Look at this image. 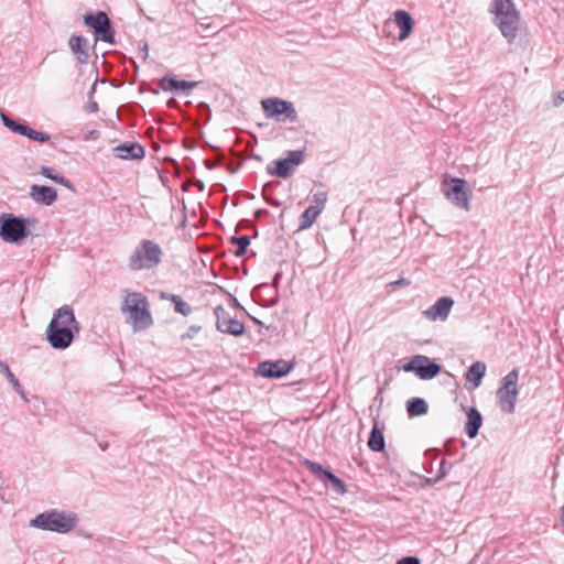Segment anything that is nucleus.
Masks as SVG:
<instances>
[{"mask_svg":"<svg viewBox=\"0 0 564 564\" xmlns=\"http://www.w3.org/2000/svg\"><path fill=\"white\" fill-rule=\"evenodd\" d=\"M394 22L400 30L399 41H404L412 33L414 26L413 18L404 10H397L394 12Z\"/></svg>","mask_w":564,"mask_h":564,"instance_id":"aec40b11","label":"nucleus"},{"mask_svg":"<svg viewBox=\"0 0 564 564\" xmlns=\"http://www.w3.org/2000/svg\"><path fill=\"white\" fill-rule=\"evenodd\" d=\"M466 414L467 422L465 424V432L469 438H475L478 435L479 429L482 424V415L474 406L469 408Z\"/></svg>","mask_w":564,"mask_h":564,"instance_id":"4be33fe9","label":"nucleus"},{"mask_svg":"<svg viewBox=\"0 0 564 564\" xmlns=\"http://www.w3.org/2000/svg\"><path fill=\"white\" fill-rule=\"evenodd\" d=\"M267 214H268V210H267V209H258V210L254 213V216H256V218H260V217H262V216H264V215H267Z\"/></svg>","mask_w":564,"mask_h":564,"instance_id":"ea45409f","label":"nucleus"},{"mask_svg":"<svg viewBox=\"0 0 564 564\" xmlns=\"http://www.w3.org/2000/svg\"><path fill=\"white\" fill-rule=\"evenodd\" d=\"M310 470L313 475L322 481L327 489L335 491L336 494H345L346 485L344 480L338 478L330 470L325 469L321 464L308 462Z\"/></svg>","mask_w":564,"mask_h":564,"instance_id":"4468645a","label":"nucleus"},{"mask_svg":"<svg viewBox=\"0 0 564 564\" xmlns=\"http://www.w3.org/2000/svg\"><path fill=\"white\" fill-rule=\"evenodd\" d=\"M121 311L130 314L134 330L147 329L153 324L148 299L142 293H128L122 303Z\"/></svg>","mask_w":564,"mask_h":564,"instance_id":"20e7f679","label":"nucleus"},{"mask_svg":"<svg viewBox=\"0 0 564 564\" xmlns=\"http://www.w3.org/2000/svg\"><path fill=\"white\" fill-rule=\"evenodd\" d=\"M41 174L57 184H61L69 189H73L72 182L68 178H66L65 176L58 174L53 167L45 166V165L41 166Z\"/></svg>","mask_w":564,"mask_h":564,"instance_id":"c85d7f7f","label":"nucleus"},{"mask_svg":"<svg viewBox=\"0 0 564 564\" xmlns=\"http://www.w3.org/2000/svg\"><path fill=\"white\" fill-rule=\"evenodd\" d=\"M486 364L482 361H475L466 371L465 380L473 383L474 388L479 387L481 379L486 373Z\"/></svg>","mask_w":564,"mask_h":564,"instance_id":"5701e85b","label":"nucleus"},{"mask_svg":"<svg viewBox=\"0 0 564 564\" xmlns=\"http://www.w3.org/2000/svg\"><path fill=\"white\" fill-rule=\"evenodd\" d=\"M0 371L6 376V378L12 384L15 392L20 394V397L23 399V401L28 402L29 400H28L19 380L14 377V375L10 370L9 366L3 361H0Z\"/></svg>","mask_w":564,"mask_h":564,"instance_id":"c756f323","label":"nucleus"},{"mask_svg":"<svg viewBox=\"0 0 564 564\" xmlns=\"http://www.w3.org/2000/svg\"><path fill=\"white\" fill-rule=\"evenodd\" d=\"M269 186H270V183H268V184H265V185H264V187H263V197H264L265 202H267L268 204H270L271 206H279V205H280V203H279L278 200H275V199H273V198H269V197H267V196H265V191H267V188H268Z\"/></svg>","mask_w":564,"mask_h":564,"instance_id":"4c0bfd02","label":"nucleus"},{"mask_svg":"<svg viewBox=\"0 0 564 564\" xmlns=\"http://www.w3.org/2000/svg\"><path fill=\"white\" fill-rule=\"evenodd\" d=\"M519 370L517 368L508 372L501 380V386L497 390V399L499 408L507 414H512L516 410Z\"/></svg>","mask_w":564,"mask_h":564,"instance_id":"0eeeda50","label":"nucleus"},{"mask_svg":"<svg viewBox=\"0 0 564 564\" xmlns=\"http://www.w3.org/2000/svg\"><path fill=\"white\" fill-rule=\"evenodd\" d=\"M214 315L216 317V328L218 332L234 337H240L245 334L243 323L232 317L224 306L217 305L214 308Z\"/></svg>","mask_w":564,"mask_h":564,"instance_id":"f8f14e48","label":"nucleus"},{"mask_svg":"<svg viewBox=\"0 0 564 564\" xmlns=\"http://www.w3.org/2000/svg\"><path fill=\"white\" fill-rule=\"evenodd\" d=\"M109 17L105 11H97L96 13H87L84 15V23L93 29L94 33L104 26L109 21Z\"/></svg>","mask_w":564,"mask_h":564,"instance_id":"b1692460","label":"nucleus"},{"mask_svg":"<svg viewBox=\"0 0 564 564\" xmlns=\"http://www.w3.org/2000/svg\"><path fill=\"white\" fill-rule=\"evenodd\" d=\"M443 193L453 205L469 210L471 191L466 180L458 177H452L449 181L445 180Z\"/></svg>","mask_w":564,"mask_h":564,"instance_id":"1a4fd4ad","label":"nucleus"},{"mask_svg":"<svg viewBox=\"0 0 564 564\" xmlns=\"http://www.w3.org/2000/svg\"><path fill=\"white\" fill-rule=\"evenodd\" d=\"M69 48L76 55V59L80 64L88 62V41L82 35H73L69 41Z\"/></svg>","mask_w":564,"mask_h":564,"instance_id":"412c9836","label":"nucleus"},{"mask_svg":"<svg viewBox=\"0 0 564 564\" xmlns=\"http://www.w3.org/2000/svg\"><path fill=\"white\" fill-rule=\"evenodd\" d=\"M395 564H421V561L416 556H404L398 560Z\"/></svg>","mask_w":564,"mask_h":564,"instance_id":"f704fd0d","label":"nucleus"},{"mask_svg":"<svg viewBox=\"0 0 564 564\" xmlns=\"http://www.w3.org/2000/svg\"><path fill=\"white\" fill-rule=\"evenodd\" d=\"M321 214V207H307L299 218V229L304 230L312 227Z\"/></svg>","mask_w":564,"mask_h":564,"instance_id":"393cba45","label":"nucleus"},{"mask_svg":"<svg viewBox=\"0 0 564 564\" xmlns=\"http://www.w3.org/2000/svg\"><path fill=\"white\" fill-rule=\"evenodd\" d=\"M304 161L303 150H291L286 152V158L272 161L265 166L269 175L288 178L293 175L296 166Z\"/></svg>","mask_w":564,"mask_h":564,"instance_id":"9d476101","label":"nucleus"},{"mask_svg":"<svg viewBox=\"0 0 564 564\" xmlns=\"http://www.w3.org/2000/svg\"><path fill=\"white\" fill-rule=\"evenodd\" d=\"M252 159L261 160V156H260V155H257V154H252Z\"/></svg>","mask_w":564,"mask_h":564,"instance_id":"c03bdc74","label":"nucleus"},{"mask_svg":"<svg viewBox=\"0 0 564 564\" xmlns=\"http://www.w3.org/2000/svg\"><path fill=\"white\" fill-rule=\"evenodd\" d=\"M79 522L77 513L70 510L50 509L30 520V525L43 531L66 534L73 531Z\"/></svg>","mask_w":564,"mask_h":564,"instance_id":"f03ea898","label":"nucleus"},{"mask_svg":"<svg viewBox=\"0 0 564 564\" xmlns=\"http://www.w3.org/2000/svg\"><path fill=\"white\" fill-rule=\"evenodd\" d=\"M232 301H234V304H236V305H238V306H239V303H238V301H237V299H236V297H234V299H232Z\"/></svg>","mask_w":564,"mask_h":564,"instance_id":"a18cd8bd","label":"nucleus"},{"mask_svg":"<svg viewBox=\"0 0 564 564\" xmlns=\"http://www.w3.org/2000/svg\"><path fill=\"white\" fill-rule=\"evenodd\" d=\"M294 367L293 362L284 359L275 361H262L258 366V372L267 378H282L292 371Z\"/></svg>","mask_w":564,"mask_h":564,"instance_id":"2eb2a0df","label":"nucleus"},{"mask_svg":"<svg viewBox=\"0 0 564 564\" xmlns=\"http://www.w3.org/2000/svg\"><path fill=\"white\" fill-rule=\"evenodd\" d=\"M142 52H144L143 59H145L148 56V44L147 43H143Z\"/></svg>","mask_w":564,"mask_h":564,"instance_id":"a19ab883","label":"nucleus"},{"mask_svg":"<svg viewBox=\"0 0 564 564\" xmlns=\"http://www.w3.org/2000/svg\"><path fill=\"white\" fill-rule=\"evenodd\" d=\"M161 297L164 300H170L174 304V311L176 313H180L183 316H188L192 314V306L187 302H185L180 295L162 293Z\"/></svg>","mask_w":564,"mask_h":564,"instance_id":"bb28decb","label":"nucleus"},{"mask_svg":"<svg viewBox=\"0 0 564 564\" xmlns=\"http://www.w3.org/2000/svg\"><path fill=\"white\" fill-rule=\"evenodd\" d=\"M162 249L153 240L143 239L129 258V268L132 271L150 270L161 262Z\"/></svg>","mask_w":564,"mask_h":564,"instance_id":"39448f33","label":"nucleus"},{"mask_svg":"<svg viewBox=\"0 0 564 564\" xmlns=\"http://www.w3.org/2000/svg\"><path fill=\"white\" fill-rule=\"evenodd\" d=\"M368 446L373 452H382L386 446L383 433L378 429L377 422L370 431Z\"/></svg>","mask_w":564,"mask_h":564,"instance_id":"cd10ccee","label":"nucleus"},{"mask_svg":"<svg viewBox=\"0 0 564 564\" xmlns=\"http://www.w3.org/2000/svg\"><path fill=\"white\" fill-rule=\"evenodd\" d=\"M30 197L44 206H51L57 199L55 188L46 185H32L30 187Z\"/></svg>","mask_w":564,"mask_h":564,"instance_id":"6ab92c4d","label":"nucleus"},{"mask_svg":"<svg viewBox=\"0 0 564 564\" xmlns=\"http://www.w3.org/2000/svg\"><path fill=\"white\" fill-rule=\"evenodd\" d=\"M199 330H200V326L192 325L187 328L186 333H184L181 336V338H182V340L192 339L199 333Z\"/></svg>","mask_w":564,"mask_h":564,"instance_id":"72a5a7b5","label":"nucleus"},{"mask_svg":"<svg viewBox=\"0 0 564 564\" xmlns=\"http://www.w3.org/2000/svg\"><path fill=\"white\" fill-rule=\"evenodd\" d=\"M196 82L177 79L175 76L166 75L159 82V86L164 91H173L176 94L189 95L191 90L196 87Z\"/></svg>","mask_w":564,"mask_h":564,"instance_id":"f3484780","label":"nucleus"},{"mask_svg":"<svg viewBox=\"0 0 564 564\" xmlns=\"http://www.w3.org/2000/svg\"><path fill=\"white\" fill-rule=\"evenodd\" d=\"M87 110L90 111V112H97L98 111V104L96 101L88 102Z\"/></svg>","mask_w":564,"mask_h":564,"instance_id":"58836bf2","label":"nucleus"},{"mask_svg":"<svg viewBox=\"0 0 564 564\" xmlns=\"http://www.w3.org/2000/svg\"><path fill=\"white\" fill-rule=\"evenodd\" d=\"M239 167H240V164H239V165H237V166H235V167H234V166H230V167H228V170H229V172H231V173H236V172L238 171V169H239Z\"/></svg>","mask_w":564,"mask_h":564,"instance_id":"37998d69","label":"nucleus"},{"mask_svg":"<svg viewBox=\"0 0 564 564\" xmlns=\"http://www.w3.org/2000/svg\"><path fill=\"white\" fill-rule=\"evenodd\" d=\"M489 12L501 34L511 43L517 37L520 14L512 0H492Z\"/></svg>","mask_w":564,"mask_h":564,"instance_id":"7ed1b4c3","label":"nucleus"},{"mask_svg":"<svg viewBox=\"0 0 564 564\" xmlns=\"http://www.w3.org/2000/svg\"><path fill=\"white\" fill-rule=\"evenodd\" d=\"M113 153L117 158L123 160H140L144 158L145 150L138 142H123L113 148Z\"/></svg>","mask_w":564,"mask_h":564,"instance_id":"a211bd4d","label":"nucleus"},{"mask_svg":"<svg viewBox=\"0 0 564 564\" xmlns=\"http://www.w3.org/2000/svg\"><path fill=\"white\" fill-rule=\"evenodd\" d=\"M281 275H282V273H281V272H278V273L274 275V278H273V288H274V290H275V294H274V297L272 299V301H271L270 305H274V304H276V303H278V292H276V290H278L279 280H280Z\"/></svg>","mask_w":564,"mask_h":564,"instance_id":"c9c22d12","label":"nucleus"},{"mask_svg":"<svg viewBox=\"0 0 564 564\" xmlns=\"http://www.w3.org/2000/svg\"><path fill=\"white\" fill-rule=\"evenodd\" d=\"M454 305L449 296L440 297L432 306L423 312V315L430 321H445Z\"/></svg>","mask_w":564,"mask_h":564,"instance_id":"dca6fc26","label":"nucleus"},{"mask_svg":"<svg viewBox=\"0 0 564 564\" xmlns=\"http://www.w3.org/2000/svg\"><path fill=\"white\" fill-rule=\"evenodd\" d=\"M409 284H410V281L402 278V279H399L397 281H393V282L389 283V286L392 290H397L398 288L408 286Z\"/></svg>","mask_w":564,"mask_h":564,"instance_id":"e433bc0d","label":"nucleus"},{"mask_svg":"<svg viewBox=\"0 0 564 564\" xmlns=\"http://www.w3.org/2000/svg\"><path fill=\"white\" fill-rule=\"evenodd\" d=\"M427 411L429 405L422 398L415 397L406 402V412L410 417L424 415L427 413Z\"/></svg>","mask_w":564,"mask_h":564,"instance_id":"a878e982","label":"nucleus"},{"mask_svg":"<svg viewBox=\"0 0 564 564\" xmlns=\"http://www.w3.org/2000/svg\"><path fill=\"white\" fill-rule=\"evenodd\" d=\"M402 369L415 373L421 380H431L442 370V366L424 355L413 356Z\"/></svg>","mask_w":564,"mask_h":564,"instance_id":"9b49d317","label":"nucleus"},{"mask_svg":"<svg viewBox=\"0 0 564 564\" xmlns=\"http://www.w3.org/2000/svg\"><path fill=\"white\" fill-rule=\"evenodd\" d=\"M96 40H100L102 42L115 44V30L112 28L111 21L109 20L104 26L98 29L95 32Z\"/></svg>","mask_w":564,"mask_h":564,"instance_id":"7c9ffc66","label":"nucleus"},{"mask_svg":"<svg viewBox=\"0 0 564 564\" xmlns=\"http://www.w3.org/2000/svg\"><path fill=\"white\" fill-rule=\"evenodd\" d=\"M30 219L13 214L0 215V237L9 243H20L30 235Z\"/></svg>","mask_w":564,"mask_h":564,"instance_id":"423d86ee","label":"nucleus"},{"mask_svg":"<svg viewBox=\"0 0 564 564\" xmlns=\"http://www.w3.org/2000/svg\"><path fill=\"white\" fill-rule=\"evenodd\" d=\"M0 119L6 128H8L17 134L26 137L30 140L39 142H48L51 140L50 134L36 131L32 129L30 126L12 119L9 115H7L3 111L0 112Z\"/></svg>","mask_w":564,"mask_h":564,"instance_id":"ddd939ff","label":"nucleus"},{"mask_svg":"<svg viewBox=\"0 0 564 564\" xmlns=\"http://www.w3.org/2000/svg\"><path fill=\"white\" fill-rule=\"evenodd\" d=\"M176 104H177V101H176L174 98H171V99L167 101V106H169L170 108H173Z\"/></svg>","mask_w":564,"mask_h":564,"instance_id":"79ce46f5","label":"nucleus"},{"mask_svg":"<svg viewBox=\"0 0 564 564\" xmlns=\"http://www.w3.org/2000/svg\"><path fill=\"white\" fill-rule=\"evenodd\" d=\"M230 241L232 245L237 246V249L235 251L236 257H242L246 254L247 249L250 245V238L248 236H232Z\"/></svg>","mask_w":564,"mask_h":564,"instance_id":"2f4dec72","label":"nucleus"},{"mask_svg":"<svg viewBox=\"0 0 564 564\" xmlns=\"http://www.w3.org/2000/svg\"><path fill=\"white\" fill-rule=\"evenodd\" d=\"M327 202V193L325 191H318L313 194V203L314 207H321V212L324 208L325 203Z\"/></svg>","mask_w":564,"mask_h":564,"instance_id":"473e14b6","label":"nucleus"},{"mask_svg":"<svg viewBox=\"0 0 564 564\" xmlns=\"http://www.w3.org/2000/svg\"><path fill=\"white\" fill-rule=\"evenodd\" d=\"M390 25H391V23H388V22H387V23L384 24L383 30H386V29H387V28H389Z\"/></svg>","mask_w":564,"mask_h":564,"instance_id":"49530a36","label":"nucleus"},{"mask_svg":"<svg viewBox=\"0 0 564 564\" xmlns=\"http://www.w3.org/2000/svg\"><path fill=\"white\" fill-rule=\"evenodd\" d=\"M261 107L264 116L269 119H275L280 122L290 121L292 123L297 121V112L293 102L289 100L278 97L265 98L261 100Z\"/></svg>","mask_w":564,"mask_h":564,"instance_id":"6e6552de","label":"nucleus"},{"mask_svg":"<svg viewBox=\"0 0 564 564\" xmlns=\"http://www.w3.org/2000/svg\"><path fill=\"white\" fill-rule=\"evenodd\" d=\"M79 332V323L74 311L64 305L57 308L46 329V339L54 349L68 348Z\"/></svg>","mask_w":564,"mask_h":564,"instance_id":"f257e3e1","label":"nucleus"}]
</instances>
